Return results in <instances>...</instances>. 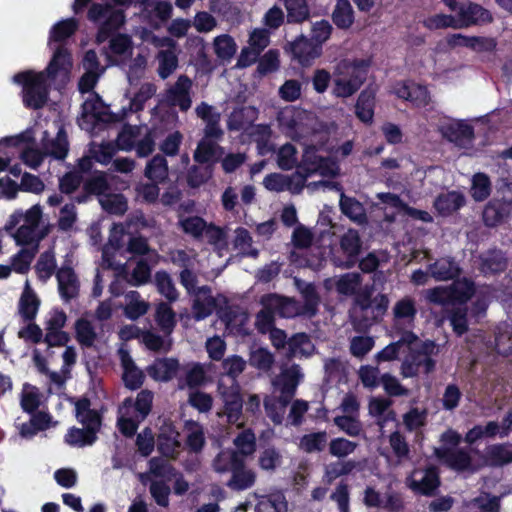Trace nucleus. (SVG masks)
Segmentation results:
<instances>
[{
    "label": "nucleus",
    "mask_w": 512,
    "mask_h": 512,
    "mask_svg": "<svg viewBox=\"0 0 512 512\" xmlns=\"http://www.w3.org/2000/svg\"><path fill=\"white\" fill-rule=\"evenodd\" d=\"M485 461L490 467H503L512 463V444L489 445L485 450Z\"/></svg>",
    "instance_id": "obj_22"
},
{
    "label": "nucleus",
    "mask_w": 512,
    "mask_h": 512,
    "mask_svg": "<svg viewBox=\"0 0 512 512\" xmlns=\"http://www.w3.org/2000/svg\"><path fill=\"white\" fill-rule=\"evenodd\" d=\"M127 297L130 299V302L125 306L124 314L128 319L135 321L147 313L149 304L143 300H139V292L130 291Z\"/></svg>",
    "instance_id": "obj_48"
},
{
    "label": "nucleus",
    "mask_w": 512,
    "mask_h": 512,
    "mask_svg": "<svg viewBox=\"0 0 512 512\" xmlns=\"http://www.w3.org/2000/svg\"><path fill=\"white\" fill-rule=\"evenodd\" d=\"M237 45L232 36L222 34L214 39V51L221 60L228 61L235 55Z\"/></svg>",
    "instance_id": "obj_45"
},
{
    "label": "nucleus",
    "mask_w": 512,
    "mask_h": 512,
    "mask_svg": "<svg viewBox=\"0 0 512 512\" xmlns=\"http://www.w3.org/2000/svg\"><path fill=\"white\" fill-rule=\"evenodd\" d=\"M75 338L77 342L86 348H90L94 345L97 339V333L92 323L86 318H79L74 324Z\"/></svg>",
    "instance_id": "obj_36"
},
{
    "label": "nucleus",
    "mask_w": 512,
    "mask_h": 512,
    "mask_svg": "<svg viewBox=\"0 0 512 512\" xmlns=\"http://www.w3.org/2000/svg\"><path fill=\"white\" fill-rule=\"evenodd\" d=\"M339 206L341 212L351 220L362 222L365 219L363 205L356 198L341 192Z\"/></svg>",
    "instance_id": "obj_39"
},
{
    "label": "nucleus",
    "mask_w": 512,
    "mask_h": 512,
    "mask_svg": "<svg viewBox=\"0 0 512 512\" xmlns=\"http://www.w3.org/2000/svg\"><path fill=\"white\" fill-rule=\"evenodd\" d=\"M429 271L432 277L437 281L455 280L462 273L461 267L451 256L437 259L434 263L429 265Z\"/></svg>",
    "instance_id": "obj_13"
},
{
    "label": "nucleus",
    "mask_w": 512,
    "mask_h": 512,
    "mask_svg": "<svg viewBox=\"0 0 512 512\" xmlns=\"http://www.w3.org/2000/svg\"><path fill=\"white\" fill-rule=\"evenodd\" d=\"M78 28V22L75 18L61 20L53 25L50 30V40L54 42H63L71 37Z\"/></svg>",
    "instance_id": "obj_43"
},
{
    "label": "nucleus",
    "mask_w": 512,
    "mask_h": 512,
    "mask_svg": "<svg viewBox=\"0 0 512 512\" xmlns=\"http://www.w3.org/2000/svg\"><path fill=\"white\" fill-rule=\"evenodd\" d=\"M192 82L186 75H181L174 87L169 90L168 98L171 105L178 106L182 112L190 109L192 100L190 97V88Z\"/></svg>",
    "instance_id": "obj_15"
},
{
    "label": "nucleus",
    "mask_w": 512,
    "mask_h": 512,
    "mask_svg": "<svg viewBox=\"0 0 512 512\" xmlns=\"http://www.w3.org/2000/svg\"><path fill=\"white\" fill-rule=\"evenodd\" d=\"M297 150L291 143H286L281 146L277 153V164L280 169L288 171L297 168Z\"/></svg>",
    "instance_id": "obj_56"
},
{
    "label": "nucleus",
    "mask_w": 512,
    "mask_h": 512,
    "mask_svg": "<svg viewBox=\"0 0 512 512\" xmlns=\"http://www.w3.org/2000/svg\"><path fill=\"white\" fill-rule=\"evenodd\" d=\"M56 267L57 264L53 249L44 251L35 264L38 279L45 283L55 273Z\"/></svg>",
    "instance_id": "obj_37"
},
{
    "label": "nucleus",
    "mask_w": 512,
    "mask_h": 512,
    "mask_svg": "<svg viewBox=\"0 0 512 512\" xmlns=\"http://www.w3.org/2000/svg\"><path fill=\"white\" fill-rule=\"evenodd\" d=\"M206 380V373L200 363H193L192 367L187 370L185 379H179L178 386L184 389L185 386L190 389L202 386Z\"/></svg>",
    "instance_id": "obj_52"
},
{
    "label": "nucleus",
    "mask_w": 512,
    "mask_h": 512,
    "mask_svg": "<svg viewBox=\"0 0 512 512\" xmlns=\"http://www.w3.org/2000/svg\"><path fill=\"white\" fill-rule=\"evenodd\" d=\"M41 301L35 291L26 282V286L20 296L18 303V313L24 322H31L36 319Z\"/></svg>",
    "instance_id": "obj_20"
},
{
    "label": "nucleus",
    "mask_w": 512,
    "mask_h": 512,
    "mask_svg": "<svg viewBox=\"0 0 512 512\" xmlns=\"http://www.w3.org/2000/svg\"><path fill=\"white\" fill-rule=\"evenodd\" d=\"M178 226L185 234L200 239L207 228V222L200 216H188L180 219Z\"/></svg>",
    "instance_id": "obj_47"
},
{
    "label": "nucleus",
    "mask_w": 512,
    "mask_h": 512,
    "mask_svg": "<svg viewBox=\"0 0 512 512\" xmlns=\"http://www.w3.org/2000/svg\"><path fill=\"white\" fill-rule=\"evenodd\" d=\"M109 189V183L106 173L95 171L93 176L88 178L83 184L84 192L91 195H103Z\"/></svg>",
    "instance_id": "obj_53"
},
{
    "label": "nucleus",
    "mask_w": 512,
    "mask_h": 512,
    "mask_svg": "<svg viewBox=\"0 0 512 512\" xmlns=\"http://www.w3.org/2000/svg\"><path fill=\"white\" fill-rule=\"evenodd\" d=\"M342 256H333L332 262L335 266L350 269L354 267L361 254L362 239L356 229H348L339 240Z\"/></svg>",
    "instance_id": "obj_4"
},
{
    "label": "nucleus",
    "mask_w": 512,
    "mask_h": 512,
    "mask_svg": "<svg viewBox=\"0 0 512 512\" xmlns=\"http://www.w3.org/2000/svg\"><path fill=\"white\" fill-rule=\"evenodd\" d=\"M219 390L223 402V409L219 416H225L227 422L231 425H243L244 399L239 384L234 382L229 387L219 386Z\"/></svg>",
    "instance_id": "obj_3"
},
{
    "label": "nucleus",
    "mask_w": 512,
    "mask_h": 512,
    "mask_svg": "<svg viewBox=\"0 0 512 512\" xmlns=\"http://www.w3.org/2000/svg\"><path fill=\"white\" fill-rule=\"evenodd\" d=\"M418 473L414 470L411 477L407 478L408 487L416 494L427 497L436 495L438 488L441 485L440 473L438 467L435 465L427 466L423 471V476L420 480L413 478Z\"/></svg>",
    "instance_id": "obj_6"
},
{
    "label": "nucleus",
    "mask_w": 512,
    "mask_h": 512,
    "mask_svg": "<svg viewBox=\"0 0 512 512\" xmlns=\"http://www.w3.org/2000/svg\"><path fill=\"white\" fill-rule=\"evenodd\" d=\"M217 150H221V147L212 140L201 139L193 154V159L198 164H214L218 161L216 156Z\"/></svg>",
    "instance_id": "obj_33"
},
{
    "label": "nucleus",
    "mask_w": 512,
    "mask_h": 512,
    "mask_svg": "<svg viewBox=\"0 0 512 512\" xmlns=\"http://www.w3.org/2000/svg\"><path fill=\"white\" fill-rule=\"evenodd\" d=\"M155 285L158 292L169 302H174L178 299V291L175 288L173 280L168 272L164 270L157 271L155 273Z\"/></svg>",
    "instance_id": "obj_42"
},
{
    "label": "nucleus",
    "mask_w": 512,
    "mask_h": 512,
    "mask_svg": "<svg viewBox=\"0 0 512 512\" xmlns=\"http://www.w3.org/2000/svg\"><path fill=\"white\" fill-rule=\"evenodd\" d=\"M83 109L86 114H90L96 121L104 123H110L113 121V114L107 111L108 107L105 106L98 95L95 100L86 101L83 104Z\"/></svg>",
    "instance_id": "obj_46"
},
{
    "label": "nucleus",
    "mask_w": 512,
    "mask_h": 512,
    "mask_svg": "<svg viewBox=\"0 0 512 512\" xmlns=\"http://www.w3.org/2000/svg\"><path fill=\"white\" fill-rule=\"evenodd\" d=\"M158 60V75L162 79L168 78L178 66V58L176 54L170 49L159 51Z\"/></svg>",
    "instance_id": "obj_54"
},
{
    "label": "nucleus",
    "mask_w": 512,
    "mask_h": 512,
    "mask_svg": "<svg viewBox=\"0 0 512 512\" xmlns=\"http://www.w3.org/2000/svg\"><path fill=\"white\" fill-rule=\"evenodd\" d=\"M266 302L274 310L275 314L282 318H293L301 314L300 306L293 298L281 296L275 293L264 295Z\"/></svg>",
    "instance_id": "obj_19"
},
{
    "label": "nucleus",
    "mask_w": 512,
    "mask_h": 512,
    "mask_svg": "<svg viewBox=\"0 0 512 512\" xmlns=\"http://www.w3.org/2000/svg\"><path fill=\"white\" fill-rule=\"evenodd\" d=\"M502 495L482 492L467 504L468 512H501Z\"/></svg>",
    "instance_id": "obj_26"
},
{
    "label": "nucleus",
    "mask_w": 512,
    "mask_h": 512,
    "mask_svg": "<svg viewBox=\"0 0 512 512\" xmlns=\"http://www.w3.org/2000/svg\"><path fill=\"white\" fill-rule=\"evenodd\" d=\"M442 136L451 143L463 147L474 139V128L463 121L444 125L440 129Z\"/></svg>",
    "instance_id": "obj_12"
},
{
    "label": "nucleus",
    "mask_w": 512,
    "mask_h": 512,
    "mask_svg": "<svg viewBox=\"0 0 512 512\" xmlns=\"http://www.w3.org/2000/svg\"><path fill=\"white\" fill-rule=\"evenodd\" d=\"M98 436L92 429L71 427L66 435L65 442L73 447H85L93 445Z\"/></svg>",
    "instance_id": "obj_35"
},
{
    "label": "nucleus",
    "mask_w": 512,
    "mask_h": 512,
    "mask_svg": "<svg viewBox=\"0 0 512 512\" xmlns=\"http://www.w3.org/2000/svg\"><path fill=\"white\" fill-rule=\"evenodd\" d=\"M504 219V207L498 202H488L483 210V221L488 227H496Z\"/></svg>",
    "instance_id": "obj_63"
},
{
    "label": "nucleus",
    "mask_w": 512,
    "mask_h": 512,
    "mask_svg": "<svg viewBox=\"0 0 512 512\" xmlns=\"http://www.w3.org/2000/svg\"><path fill=\"white\" fill-rule=\"evenodd\" d=\"M179 278L181 285L187 290L189 294L198 296L200 294L211 293V288L208 285L196 287L198 282L197 276L192 270L188 268H185L180 272Z\"/></svg>",
    "instance_id": "obj_55"
},
{
    "label": "nucleus",
    "mask_w": 512,
    "mask_h": 512,
    "mask_svg": "<svg viewBox=\"0 0 512 512\" xmlns=\"http://www.w3.org/2000/svg\"><path fill=\"white\" fill-rule=\"evenodd\" d=\"M252 236L244 227H238L235 230L234 247L239 249L244 255L256 258L259 251L252 247Z\"/></svg>",
    "instance_id": "obj_51"
},
{
    "label": "nucleus",
    "mask_w": 512,
    "mask_h": 512,
    "mask_svg": "<svg viewBox=\"0 0 512 512\" xmlns=\"http://www.w3.org/2000/svg\"><path fill=\"white\" fill-rule=\"evenodd\" d=\"M256 480V474L250 469H242L232 473L227 486L236 491H243L252 487Z\"/></svg>",
    "instance_id": "obj_50"
},
{
    "label": "nucleus",
    "mask_w": 512,
    "mask_h": 512,
    "mask_svg": "<svg viewBox=\"0 0 512 512\" xmlns=\"http://www.w3.org/2000/svg\"><path fill=\"white\" fill-rule=\"evenodd\" d=\"M506 253L497 247L490 248L478 256V270L484 277L498 276L508 268Z\"/></svg>",
    "instance_id": "obj_7"
},
{
    "label": "nucleus",
    "mask_w": 512,
    "mask_h": 512,
    "mask_svg": "<svg viewBox=\"0 0 512 512\" xmlns=\"http://www.w3.org/2000/svg\"><path fill=\"white\" fill-rule=\"evenodd\" d=\"M491 190V181L487 174L479 172L473 176L470 194L476 202L486 200Z\"/></svg>",
    "instance_id": "obj_41"
},
{
    "label": "nucleus",
    "mask_w": 512,
    "mask_h": 512,
    "mask_svg": "<svg viewBox=\"0 0 512 512\" xmlns=\"http://www.w3.org/2000/svg\"><path fill=\"white\" fill-rule=\"evenodd\" d=\"M13 81L22 87V101L26 108H43L49 98L50 86L45 72L26 70L13 76Z\"/></svg>",
    "instance_id": "obj_2"
},
{
    "label": "nucleus",
    "mask_w": 512,
    "mask_h": 512,
    "mask_svg": "<svg viewBox=\"0 0 512 512\" xmlns=\"http://www.w3.org/2000/svg\"><path fill=\"white\" fill-rule=\"evenodd\" d=\"M261 304L263 306V309L260 310L256 315V323L258 330L262 333H265L267 331L273 330L274 324H275V312L271 308V306L268 305V302H266V299L264 296L261 298Z\"/></svg>",
    "instance_id": "obj_59"
},
{
    "label": "nucleus",
    "mask_w": 512,
    "mask_h": 512,
    "mask_svg": "<svg viewBox=\"0 0 512 512\" xmlns=\"http://www.w3.org/2000/svg\"><path fill=\"white\" fill-rule=\"evenodd\" d=\"M288 23H302L309 17L306 0H285Z\"/></svg>",
    "instance_id": "obj_49"
},
{
    "label": "nucleus",
    "mask_w": 512,
    "mask_h": 512,
    "mask_svg": "<svg viewBox=\"0 0 512 512\" xmlns=\"http://www.w3.org/2000/svg\"><path fill=\"white\" fill-rule=\"evenodd\" d=\"M205 298L202 300L199 297H196L193 300L192 311L193 317L196 321L204 320L208 316H210L215 307L216 301L213 296L210 294H203Z\"/></svg>",
    "instance_id": "obj_57"
},
{
    "label": "nucleus",
    "mask_w": 512,
    "mask_h": 512,
    "mask_svg": "<svg viewBox=\"0 0 512 512\" xmlns=\"http://www.w3.org/2000/svg\"><path fill=\"white\" fill-rule=\"evenodd\" d=\"M91 402L82 397L75 403L77 420L87 429H92L97 435L102 426V415L99 411L91 409Z\"/></svg>",
    "instance_id": "obj_11"
},
{
    "label": "nucleus",
    "mask_w": 512,
    "mask_h": 512,
    "mask_svg": "<svg viewBox=\"0 0 512 512\" xmlns=\"http://www.w3.org/2000/svg\"><path fill=\"white\" fill-rule=\"evenodd\" d=\"M125 20L126 16L124 10L114 9L111 7V10L99 26L97 34L98 41L102 42L111 37L118 29L121 28L122 25H124Z\"/></svg>",
    "instance_id": "obj_23"
},
{
    "label": "nucleus",
    "mask_w": 512,
    "mask_h": 512,
    "mask_svg": "<svg viewBox=\"0 0 512 512\" xmlns=\"http://www.w3.org/2000/svg\"><path fill=\"white\" fill-rule=\"evenodd\" d=\"M56 278L58 281L59 294L66 303L78 296V280L72 267L62 266L57 271Z\"/></svg>",
    "instance_id": "obj_14"
},
{
    "label": "nucleus",
    "mask_w": 512,
    "mask_h": 512,
    "mask_svg": "<svg viewBox=\"0 0 512 512\" xmlns=\"http://www.w3.org/2000/svg\"><path fill=\"white\" fill-rule=\"evenodd\" d=\"M353 305L351 322L356 330L366 331L383 318L389 307V298L382 293L372 297V291L366 288L356 293Z\"/></svg>",
    "instance_id": "obj_1"
},
{
    "label": "nucleus",
    "mask_w": 512,
    "mask_h": 512,
    "mask_svg": "<svg viewBox=\"0 0 512 512\" xmlns=\"http://www.w3.org/2000/svg\"><path fill=\"white\" fill-rule=\"evenodd\" d=\"M153 398L154 395L152 391L144 389L137 394L135 400H133L131 397H128L124 399L122 404L123 407L127 409L133 407L138 414L137 417H139L140 420H144L151 412Z\"/></svg>",
    "instance_id": "obj_29"
},
{
    "label": "nucleus",
    "mask_w": 512,
    "mask_h": 512,
    "mask_svg": "<svg viewBox=\"0 0 512 512\" xmlns=\"http://www.w3.org/2000/svg\"><path fill=\"white\" fill-rule=\"evenodd\" d=\"M299 373L295 370H287L274 381V386L279 390L281 398L292 401L299 384Z\"/></svg>",
    "instance_id": "obj_30"
},
{
    "label": "nucleus",
    "mask_w": 512,
    "mask_h": 512,
    "mask_svg": "<svg viewBox=\"0 0 512 512\" xmlns=\"http://www.w3.org/2000/svg\"><path fill=\"white\" fill-rule=\"evenodd\" d=\"M155 321L164 333L170 334L173 331L177 323L176 314L168 303L161 302L157 305Z\"/></svg>",
    "instance_id": "obj_38"
},
{
    "label": "nucleus",
    "mask_w": 512,
    "mask_h": 512,
    "mask_svg": "<svg viewBox=\"0 0 512 512\" xmlns=\"http://www.w3.org/2000/svg\"><path fill=\"white\" fill-rule=\"evenodd\" d=\"M145 176L155 183H162L168 177V163L164 155L157 154L145 167Z\"/></svg>",
    "instance_id": "obj_34"
},
{
    "label": "nucleus",
    "mask_w": 512,
    "mask_h": 512,
    "mask_svg": "<svg viewBox=\"0 0 512 512\" xmlns=\"http://www.w3.org/2000/svg\"><path fill=\"white\" fill-rule=\"evenodd\" d=\"M291 402L276 395H266L263 406L266 416L274 425H281L284 420L286 409Z\"/></svg>",
    "instance_id": "obj_24"
},
{
    "label": "nucleus",
    "mask_w": 512,
    "mask_h": 512,
    "mask_svg": "<svg viewBox=\"0 0 512 512\" xmlns=\"http://www.w3.org/2000/svg\"><path fill=\"white\" fill-rule=\"evenodd\" d=\"M417 315V308L415 300L406 296L398 300L393 307V320L394 325L398 326L401 323H413Z\"/></svg>",
    "instance_id": "obj_28"
},
{
    "label": "nucleus",
    "mask_w": 512,
    "mask_h": 512,
    "mask_svg": "<svg viewBox=\"0 0 512 512\" xmlns=\"http://www.w3.org/2000/svg\"><path fill=\"white\" fill-rule=\"evenodd\" d=\"M436 361L432 357H422L412 352L401 364V375L404 378H412L419 374L420 368H424L425 374L434 371Z\"/></svg>",
    "instance_id": "obj_17"
},
{
    "label": "nucleus",
    "mask_w": 512,
    "mask_h": 512,
    "mask_svg": "<svg viewBox=\"0 0 512 512\" xmlns=\"http://www.w3.org/2000/svg\"><path fill=\"white\" fill-rule=\"evenodd\" d=\"M237 452L245 456H250L256 451V437L252 429L243 430L234 440Z\"/></svg>",
    "instance_id": "obj_58"
},
{
    "label": "nucleus",
    "mask_w": 512,
    "mask_h": 512,
    "mask_svg": "<svg viewBox=\"0 0 512 512\" xmlns=\"http://www.w3.org/2000/svg\"><path fill=\"white\" fill-rule=\"evenodd\" d=\"M326 431L305 434L300 439V448L306 453L321 452L327 444Z\"/></svg>",
    "instance_id": "obj_44"
},
{
    "label": "nucleus",
    "mask_w": 512,
    "mask_h": 512,
    "mask_svg": "<svg viewBox=\"0 0 512 512\" xmlns=\"http://www.w3.org/2000/svg\"><path fill=\"white\" fill-rule=\"evenodd\" d=\"M374 105L375 95L368 90L361 91L355 104V114L357 118L365 124L372 123Z\"/></svg>",
    "instance_id": "obj_31"
},
{
    "label": "nucleus",
    "mask_w": 512,
    "mask_h": 512,
    "mask_svg": "<svg viewBox=\"0 0 512 512\" xmlns=\"http://www.w3.org/2000/svg\"><path fill=\"white\" fill-rule=\"evenodd\" d=\"M331 18L338 29H350L355 21V12L350 1L337 0Z\"/></svg>",
    "instance_id": "obj_25"
},
{
    "label": "nucleus",
    "mask_w": 512,
    "mask_h": 512,
    "mask_svg": "<svg viewBox=\"0 0 512 512\" xmlns=\"http://www.w3.org/2000/svg\"><path fill=\"white\" fill-rule=\"evenodd\" d=\"M325 164L326 158L306 150L302 156L301 162L297 165L296 176H301L302 181H306L310 176L317 172L325 175Z\"/></svg>",
    "instance_id": "obj_21"
},
{
    "label": "nucleus",
    "mask_w": 512,
    "mask_h": 512,
    "mask_svg": "<svg viewBox=\"0 0 512 512\" xmlns=\"http://www.w3.org/2000/svg\"><path fill=\"white\" fill-rule=\"evenodd\" d=\"M180 368V363L176 358H161L147 367L148 375L156 380L167 382L173 379Z\"/></svg>",
    "instance_id": "obj_18"
},
{
    "label": "nucleus",
    "mask_w": 512,
    "mask_h": 512,
    "mask_svg": "<svg viewBox=\"0 0 512 512\" xmlns=\"http://www.w3.org/2000/svg\"><path fill=\"white\" fill-rule=\"evenodd\" d=\"M457 29H465L472 26H482L493 22L492 13L474 2L459 3L455 11Z\"/></svg>",
    "instance_id": "obj_5"
},
{
    "label": "nucleus",
    "mask_w": 512,
    "mask_h": 512,
    "mask_svg": "<svg viewBox=\"0 0 512 512\" xmlns=\"http://www.w3.org/2000/svg\"><path fill=\"white\" fill-rule=\"evenodd\" d=\"M449 288L454 303L464 304L476 294L474 281L466 277L456 278Z\"/></svg>",
    "instance_id": "obj_32"
},
{
    "label": "nucleus",
    "mask_w": 512,
    "mask_h": 512,
    "mask_svg": "<svg viewBox=\"0 0 512 512\" xmlns=\"http://www.w3.org/2000/svg\"><path fill=\"white\" fill-rule=\"evenodd\" d=\"M466 203L465 197L458 191L440 193L434 200L433 206L442 217L452 215L461 209Z\"/></svg>",
    "instance_id": "obj_16"
},
{
    "label": "nucleus",
    "mask_w": 512,
    "mask_h": 512,
    "mask_svg": "<svg viewBox=\"0 0 512 512\" xmlns=\"http://www.w3.org/2000/svg\"><path fill=\"white\" fill-rule=\"evenodd\" d=\"M245 455L237 451L221 452L214 460L215 469L219 472L239 471L245 468Z\"/></svg>",
    "instance_id": "obj_27"
},
{
    "label": "nucleus",
    "mask_w": 512,
    "mask_h": 512,
    "mask_svg": "<svg viewBox=\"0 0 512 512\" xmlns=\"http://www.w3.org/2000/svg\"><path fill=\"white\" fill-rule=\"evenodd\" d=\"M18 338L22 339L26 343H31L34 345L44 343V336L43 330L41 327L35 323L34 321L27 322V325L20 328V330L17 333Z\"/></svg>",
    "instance_id": "obj_60"
},
{
    "label": "nucleus",
    "mask_w": 512,
    "mask_h": 512,
    "mask_svg": "<svg viewBox=\"0 0 512 512\" xmlns=\"http://www.w3.org/2000/svg\"><path fill=\"white\" fill-rule=\"evenodd\" d=\"M255 512H287V502L283 496H270L256 504Z\"/></svg>",
    "instance_id": "obj_64"
},
{
    "label": "nucleus",
    "mask_w": 512,
    "mask_h": 512,
    "mask_svg": "<svg viewBox=\"0 0 512 512\" xmlns=\"http://www.w3.org/2000/svg\"><path fill=\"white\" fill-rule=\"evenodd\" d=\"M434 455L446 466L458 472L466 471L472 465L469 452L462 448L439 447L435 448Z\"/></svg>",
    "instance_id": "obj_9"
},
{
    "label": "nucleus",
    "mask_w": 512,
    "mask_h": 512,
    "mask_svg": "<svg viewBox=\"0 0 512 512\" xmlns=\"http://www.w3.org/2000/svg\"><path fill=\"white\" fill-rule=\"evenodd\" d=\"M282 462V456L280 452L273 446L265 448L259 455L258 464L259 467L266 471H273Z\"/></svg>",
    "instance_id": "obj_62"
},
{
    "label": "nucleus",
    "mask_w": 512,
    "mask_h": 512,
    "mask_svg": "<svg viewBox=\"0 0 512 512\" xmlns=\"http://www.w3.org/2000/svg\"><path fill=\"white\" fill-rule=\"evenodd\" d=\"M279 66V51L277 49H270L259 58L257 71L260 75H267L278 70Z\"/></svg>",
    "instance_id": "obj_61"
},
{
    "label": "nucleus",
    "mask_w": 512,
    "mask_h": 512,
    "mask_svg": "<svg viewBox=\"0 0 512 512\" xmlns=\"http://www.w3.org/2000/svg\"><path fill=\"white\" fill-rule=\"evenodd\" d=\"M290 51L295 60L302 66H308L322 54L318 46L304 35H300L290 44Z\"/></svg>",
    "instance_id": "obj_10"
},
{
    "label": "nucleus",
    "mask_w": 512,
    "mask_h": 512,
    "mask_svg": "<svg viewBox=\"0 0 512 512\" xmlns=\"http://www.w3.org/2000/svg\"><path fill=\"white\" fill-rule=\"evenodd\" d=\"M369 67L370 61L366 59H343L337 64L336 73L360 89L367 78Z\"/></svg>",
    "instance_id": "obj_8"
},
{
    "label": "nucleus",
    "mask_w": 512,
    "mask_h": 512,
    "mask_svg": "<svg viewBox=\"0 0 512 512\" xmlns=\"http://www.w3.org/2000/svg\"><path fill=\"white\" fill-rule=\"evenodd\" d=\"M192 165L187 171V183L191 188H199L209 181L213 175L212 164Z\"/></svg>",
    "instance_id": "obj_40"
}]
</instances>
